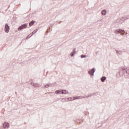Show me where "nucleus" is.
I'll use <instances>...</instances> for the list:
<instances>
[{
    "label": "nucleus",
    "instance_id": "obj_1",
    "mask_svg": "<svg viewBox=\"0 0 129 129\" xmlns=\"http://www.w3.org/2000/svg\"><path fill=\"white\" fill-rule=\"evenodd\" d=\"M115 34H116V35H118V33H120L121 35H124V30H122L121 29H117L114 31Z\"/></svg>",
    "mask_w": 129,
    "mask_h": 129
},
{
    "label": "nucleus",
    "instance_id": "obj_2",
    "mask_svg": "<svg viewBox=\"0 0 129 129\" xmlns=\"http://www.w3.org/2000/svg\"><path fill=\"white\" fill-rule=\"evenodd\" d=\"M27 27H28V24H23L19 27L18 31H21V30H23V29H25Z\"/></svg>",
    "mask_w": 129,
    "mask_h": 129
},
{
    "label": "nucleus",
    "instance_id": "obj_3",
    "mask_svg": "<svg viewBox=\"0 0 129 129\" xmlns=\"http://www.w3.org/2000/svg\"><path fill=\"white\" fill-rule=\"evenodd\" d=\"M94 72H95V70L94 68L92 69V70H90L88 72L89 74H90V75H92V76H93V75H94Z\"/></svg>",
    "mask_w": 129,
    "mask_h": 129
},
{
    "label": "nucleus",
    "instance_id": "obj_4",
    "mask_svg": "<svg viewBox=\"0 0 129 129\" xmlns=\"http://www.w3.org/2000/svg\"><path fill=\"white\" fill-rule=\"evenodd\" d=\"M5 32L6 33H9L10 32V26H9V25L6 24L5 25Z\"/></svg>",
    "mask_w": 129,
    "mask_h": 129
},
{
    "label": "nucleus",
    "instance_id": "obj_5",
    "mask_svg": "<svg viewBox=\"0 0 129 129\" xmlns=\"http://www.w3.org/2000/svg\"><path fill=\"white\" fill-rule=\"evenodd\" d=\"M92 96V94H89L88 95H84L83 96H81L80 99H82V98H88V97H91Z\"/></svg>",
    "mask_w": 129,
    "mask_h": 129
},
{
    "label": "nucleus",
    "instance_id": "obj_6",
    "mask_svg": "<svg viewBox=\"0 0 129 129\" xmlns=\"http://www.w3.org/2000/svg\"><path fill=\"white\" fill-rule=\"evenodd\" d=\"M3 126L4 128H6V127H9V126H10V124H9V123L8 122H5L4 123Z\"/></svg>",
    "mask_w": 129,
    "mask_h": 129
},
{
    "label": "nucleus",
    "instance_id": "obj_7",
    "mask_svg": "<svg viewBox=\"0 0 129 129\" xmlns=\"http://www.w3.org/2000/svg\"><path fill=\"white\" fill-rule=\"evenodd\" d=\"M31 85L34 86V87H39L40 86V85L39 84H36L34 83H32Z\"/></svg>",
    "mask_w": 129,
    "mask_h": 129
},
{
    "label": "nucleus",
    "instance_id": "obj_8",
    "mask_svg": "<svg viewBox=\"0 0 129 129\" xmlns=\"http://www.w3.org/2000/svg\"><path fill=\"white\" fill-rule=\"evenodd\" d=\"M105 80H106V77H102L101 78V82H104V81H105Z\"/></svg>",
    "mask_w": 129,
    "mask_h": 129
},
{
    "label": "nucleus",
    "instance_id": "obj_9",
    "mask_svg": "<svg viewBox=\"0 0 129 129\" xmlns=\"http://www.w3.org/2000/svg\"><path fill=\"white\" fill-rule=\"evenodd\" d=\"M69 93L68 91L63 90L61 92V94H68Z\"/></svg>",
    "mask_w": 129,
    "mask_h": 129
},
{
    "label": "nucleus",
    "instance_id": "obj_10",
    "mask_svg": "<svg viewBox=\"0 0 129 129\" xmlns=\"http://www.w3.org/2000/svg\"><path fill=\"white\" fill-rule=\"evenodd\" d=\"M35 24V21L33 20L29 23V26L32 27Z\"/></svg>",
    "mask_w": 129,
    "mask_h": 129
},
{
    "label": "nucleus",
    "instance_id": "obj_11",
    "mask_svg": "<svg viewBox=\"0 0 129 129\" xmlns=\"http://www.w3.org/2000/svg\"><path fill=\"white\" fill-rule=\"evenodd\" d=\"M101 14L103 16H105V15H106V11L104 10L102 11Z\"/></svg>",
    "mask_w": 129,
    "mask_h": 129
},
{
    "label": "nucleus",
    "instance_id": "obj_12",
    "mask_svg": "<svg viewBox=\"0 0 129 129\" xmlns=\"http://www.w3.org/2000/svg\"><path fill=\"white\" fill-rule=\"evenodd\" d=\"M80 98H81V96H77V97H74V99L73 100H75V99H80Z\"/></svg>",
    "mask_w": 129,
    "mask_h": 129
},
{
    "label": "nucleus",
    "instance_id": "obj_13",
    "mask_svg": "<svg viewBox=\"0 0 129 129\" xmlns=\"http://www.w3.org/2000/svg\"><path fill=\"white\" fill-rule=\"evenodd\" d=\"M126 19V16H125V17H122L121 20V21H123V22H124V21H125L126 20H127V19Z\"/></svg>",
    "mask_w": 129,
    "mask_h": 129
},
{
    "label": "nucleus",
    "instance_id": "obj_14",
    "mask_svg": "<svg viewBox=\"0 0 129 129\" xmlns=\"http://www.w3.org/2000/svg\"><path fill=\"white\" fill-rule=\"evenodd\" d=\"M116 53L117 54H118V55H121V51L120 50H117L116 51Z\"/></svg>",
    "mask_w": 129,
    "mask_h": 129
},
{
    "label": "nucleus",
    "instance_id": "obj_15",
    "mask_svg": "<svg viewBox=\"0 0 129 129\" xmlns=\"http://www.w3.org/2000/svg\"><path fill=\"white\" fill-rule=\"evenodd\" d=\"M48 87H50V85L49 84H46L44 86V88H48Z\"/></svg>",
    "mask_w": 129,
    "mask_h": 129
},
{
    "label": "nucleus",
    "instance_id": "obj_16",
    "mask_svg": "<svg viewBox=\"0 0 129 129\" xmlns=\"http://www.w3.org/2000/svg\"><path fill=\"white\" fill-rule=\"evenodd\" d=\"M37 32H38V29H36L35 31H34L32 32V35H34V34H36V33H37Z\"/></svg>",
    "mask_w": 129,
    "mask_h": 129
},
{
    "label": "nucleus",
    "instance_id": "obj_17",
    "mask_svg": "<svg viewBox=\"0 0 129 129\" xmlns=\"http://www.w3.org/2000/svg\"><path fill=\"white\" fill-rule=\"evenodd\" d=\"M75 55V53H74V52H72L71 53V56H72V57H73V56H74Z\"/></svg>",
    "mask_w": 129,
    "mask_h": 129
},
{
    "label": "nucleus",
    "instance_id": "obj_18",
    "mask_svg": "<svg viewBox=\"0 0 129 129\" xmlns=\"http://www.w3.org/2000/svg\"><path fill=\"white\" fill-rule=\"evenodd\" d=\"M61 91H59V90H57L55 91V93H56V94H58L59 93H60Z\"/></svg>",
    "mask_w": 129,
    "mask_h": 129
},
{
    "label": "nucleus",
    "instance_id": "obj_19",
    "mask_svg": "<svg viewBox=\"0 0 129 129\" xmlns=\"http://www.w3.org/2000/svg\"><path fill=\"white\" fill-rule=\"evenodd\" d=\"M81 58H85V57H86V55H81Z\"/></svg>",
    "mask_w": 129,
    "mask_h": 129
},
{
    "label": "nucleus",
    "instance_id": "obj_20",
    "mask_svg": "<svg viewBox=\"0 0 129 129\" xmlns=\"http://www.w3.org/2000/svg\"><path fill=\"white\" fill-rule=\"evenodd\" d=\"M125 20H129V15L126 16V19Z\"/></svg>",
    "mask_w": 129,
    "mask_h": 129
},
{
    "label": "nucleus",
    "instance_id": "obj_21",
    "mask_svg": "<svg viewBox=\"0 0 129 129\" xmlns=\"http://www.w3.org/2000/svg\"><path fill=\"white\" fill-rule=\"evenodd\" d=\"M127 69V68H123L122 70L123 71L124 70H126Z\"/></svg>",
    "mask_w": 129,
    "mask_h": 129
},
{
    "label": "nucleus",
    "instance_id": "obj_22",
    "mask_svg": "<svg viewBox=\"0 0 129 129\" xmlns=\"http://www.w3.org/2000/svg\"><path fill=\"white\" fill-rule=\"evenodd\" d=\"M74 53H76V48H74Z\"/></svg>",
    "mask_w": 129,
    "mask_h": 129
},
{
    "label": "nucleus",
    "instance_id": "obj_23",
    "mask_svg": "<svg viewBox=\"0 0 129 129\" xmlns=\"http://www.w3.org/2000/svg\"><path fill=\"white\" fill-rule=\"evenodd\" d=\"M126 73L127 74H129V70H127L126 71Z\"/></svg>",
    "mask_w": 129,
    "mask_h": 129
},
{
    "label": "nucleus",
    "instance_id": "obj_24",
    "mask_svg": "<svg viewBox=\"0 0 129 129\" xmlns=\"http://www.w3.org/2000/svg\"><path fill=\"white\" fill-rule=\"evenodd\" d=\"M29 38H30V37L28 36V37H27V39H29Z\"/></svg>",
    "mask_w": 129,
    "mask_h": 129
}]
</instances>
